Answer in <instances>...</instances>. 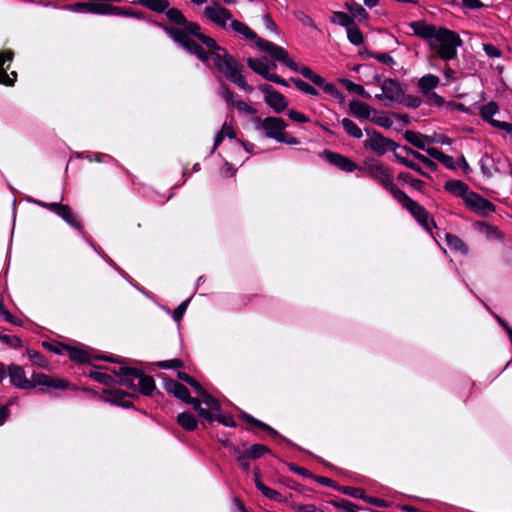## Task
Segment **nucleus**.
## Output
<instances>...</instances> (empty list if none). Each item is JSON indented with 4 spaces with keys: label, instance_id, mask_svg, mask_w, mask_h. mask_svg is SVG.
<instances>
[{
    "label": "nucleus",
    "instance_id": "f257e3e1",
    "mask_svg": "<svg viewBox=\"0 0 512 512\" xmlns=\"http://www.w3.org/2000/svg\"><path fill=\"white\" fill-rule=\"evenodd\" d=\"M201 42L210 50L209 61L213 62L221 75L247 92L253 90L242 75L243 65L230 55L225 48L219 46L212 37L207 35L201 36Z\"/></svg>",
    "mask_w": 512,
    "mask_h": 512
},
{
    "label": "nucleus",
    "instance_id": "f03ea898",
    "mask_svg": "<svg viewBox=\"0 0 512 512\" xmlns=\"http://www.w3.org/2000/svg\"><path fill=\"white\" fill-rule=\"evenodd\" d=\"M7 373L10 377L11 383L17 388L30 390L34 389L37 385L46 386L53 389H66L69 383L62 379L49 376L43 373H33L32 378L28 379L22 366L10 364L7 368Z\"/></svg>",
    "mask_w": 512,
    "mask_h": 512
},
{
    "label": "nucleus",
    "instance_id": "7ed1b4c3",
    "mask_svg": "<svg viewBox=\"0 0 512 512\" xmlns=\"http://www.w3.org/2000/svg\"><path fill=\"white\" fill-rule=\"evenodd\" d=\"M462 44V39L455 31L439 27L429 47L434 57L449 61L457 56V48Z\"/></svg>",
    "mask_w": 512,
    "mask_h": 512
},
{
    "label": "nucleus",
    "instance_id": "20e7f679",
    "mask_svg": "<svg viewBox=\"0 0 512 512\" xmlns=\"http://www.w3.org/2000/svg\"><path fill=\"white\" fill-rule=\"evenodd\" d=\"M359 169L366 176L390 192L394 199H396L403 192L393 182L394 176L392 170L383 162L375 158H366L363 162V166Z\"/></svg>",
    "mask_w": 512,
    "mask_h": 512
},
{
    "label": "nucleus",
    "instance_id": "39448f33",
    "mask_svg": "<svg viewBox=\"0 0 512 512\" xmlns=\"http://www.w3.org/2000/svg\"><path fill=\"white\" fill-rule=\"evenodd\" d=\"M230 26L235 32L243 35L246 39L254 41L260 50L268 53L274 60H286V50L283 47L259 38L245 23L233 19Z\"/></svg>",
    "mask_w": 512,
    "mask_h": 512
},
{
    "label": "nucleus",
    "instance_id": "423d86ee",
    "mask_svg": "<svg viewBox=\"0 0 512 512\" xmlns=\"http://www.w3.org/2000/svg\"><path fill=\"white\" fill-rule=\"evenodd\" d=\"M158 26L161 27L176 43L181 45L185 50L191 54L196 55L198 59L209 65L210 53L206 52V50L200 44L190 38V36H193L192 33L187 32L186 30H179L176 27H171L170 25L163 23H159Z\"/></svg>",
    "mask_w": 512,
    "mask_h": 512
},
{
    "label": "nucleus",
    "instance_id": "0eeeda50",
    "mask_svg": "<svg viewBox=\"0 0 512 512\" xmlns=\"http://www.w3.org/2000/svg\"><path fill=\"white\" fill-rule=\"evenodd\" d=\"M395 200H397L403 208L408 210L427 231L431 232L432 228L436 227V223L434 219L431 218L429 212L418 202L411 199L404 191Z\"/></svg>",
    "mask_w": 512,
    "mask_h": 512
},
{
    "label": "nucleus",
    "instance_id": "6e6552de",
    "mask_svg": "<svg viewBox=\"0 0 512 512\" xmlns=\"http://www.w3.org/2000/svg\"><path fill=\"white\" fill-rule=\"evenodd\" d=\"M365 132L368 139L363 143L364 148L371 150L378 156H383L388 150L392 151L394 154L396 153V149L399 145L395 141L384 137L381 133L373 129L366 128Z\"/></svg>",
    "mask_w": 512,
    "mask_h": 512
},
{
    "label": "nucleus",
    "instance_id": "1a4fd4ad",
    "mask_svg": "<svg viewBox=\"0 0 512 512\" xmlns=\"http://www.w3.org/2000/svg\"><path fill=\"white\" fill-rule=\"evenodd\" d=\"M164 12L168 20L175 24L174 27L178 28L179 30H186L187 32L192 33V35L199 41H201V36H206L205 34L201 33V28L196 22H191L186 19L181 10L168 7Z\"/></svg>",
    "mask_w": 512,
    "mask_h": 512
},
{
    "label": "nucleus",
    "instance_id": "9d476101",
    "mask_svg": "<svg viewBox=\"0 0 512 512\" xmlns=\"http://www.w3.org/2000/svg\"><path fill=\"white\" fill-rule=\"evenodd\" d=\"M34 203L48 210L53 211L72 227L78 230L82 229L81 222L77 219L70 206L61 203H45L38 200H35Z\"/></svg>",
    "mask_w": 512,
    "mask_h": 512
},
{
    "label": "nucleus",
    "instance_id": "9b49d317",
    "mask_svg": "<svg viewBox=\"0 0 512 512\" xmlns=\"http://www.w3.org/2000/svg\"><path fill=\"white\" fill-rule=\"evenodd\" d=\"M465 204L475 213L481 216H488L495 212V205L489 200L483 198L476 192L468 194Z\"/></svg>",
    "mask_w": 512,
    "mask_h": 512
},
{
    "label": "nucleus",
    "instance_id": "f8f14e48",
    "mask_svg": "<svg viewBox=\"0 0 512 512\" xmlns=\"http://www.w3.org/2000/svg\"><path fill=\"white\" fill-rule=\"evenodd\" d=\"M257 120L260 122L261 128L265 131V136L275 140L279 138V135H281L283 130L287 127L286 122L278 117H267L263 120L257 118Z\"/></svg>",
    "mask_w": 512,
    "mask_h": 512
},
{
    "label": "nucleus",
    "instance_id": "ddd939ff",
    "mask_svg": "<svg viewBox=\"0 0 512 512\" xmlns=\"http://www.w3.org/2000/svg\"><path fill=\"white\" fill-rule=\"evenodd\" d=\"M204 15L207 19L223 28L226 27L227 21L233 20L231 12L225 7L220 6L218 3L214 6L205 7Z\"/></svg>",
    "mask_w": 512,
    "mask_h": 512
},
{
    "label": "nucleus",
    "instance_id": "4468645a",
    "mask_svg": "<svg viewBox=\"0 0 512 512\" xmlns=\"http://www.w3.org/2000/svg\"><path fill=\"white\" fill-rule=\"evenodd\" d=\"M323 155L330 164L336 166L342 171L353 172L358 169V165L353 160L342 154L325 150Z\"/></svg>",
    "mask_w": 512,
    "mask_h": 512
},
{
    "label": "nucleus",
    "instance_id": "2eb2a0df",
    "mask_svg": "<svg viewBox=\"0 0 512 512\" xmlns=\"http://www.w3.org/2000/svg\"><path fill=\"white\" fill-rule=\"evenodd\" d=\"M14 56V52L12 50H4L0 52V84H4L7 86H12L17 78L16 72H11L7 74V70L10 68V64L4 67L5 63L11 62Z\"/></svg>",
    "mask_w": 512,
    "mask_h": 512
},
{
    "label": "nucleus",
    "instance_id": "dca6fc26",
    "mask_svg": "<svg viewBox=\"0 0 512 512\" xmlns=\"http://www.w3.org/2000/svg\"><path fill=\"white\" fill-rule=\"evenodd\" d=\"M384 97L390 101L399 102L404 93L400 83L392 78L385 79L381 84Z\"/></svg>",
    "mask_w": 512,
    "mask_h": 512
},
{
    "label": "nucleus",
    "instance_id": "f3484780",
    "mask_svg": "<svg viewBox=\"0 0 512 512\" xmlns=\"http://www.w3.org/2000/svg\"><path fill=\"white\" fill-rule=\"evenodd\" d=\"M133 382L135 380L138 381V384L134 387H137L139 392L145 396H150L153 391L156 389L155 381L154 379L144 374L141 370L136 369L135 373L132 376Z\"/></svg>",
    "mask_w": 512,
    "mask_h": 512
},
{
    "label": "nucleus",
    "instance_id": "a211bd4d",
    "mask_svg": "<svg viewBox=\"0 0 512 512\" xmlns=\"http://www.w3.org/2000/svg\"><path fill=\"white\" fill-rule=\"evenodd\" d=\"M410 27L413 30L414 34L420 38L425 39L430 45V40H432L437 33L439 27L427 24L423 21H415L410 23Z\"/></svg>",
    "mask_w": 512,
    "mask_h": 512
},
{
    "label": "nucleus",
    "instance_id": "6ab92c4d",
    "mask_svg": "<svg viewBox=\"0 0 512 512\" xmlns=\"http://www.w3.org/2000/svg\"><path fill=\"white\" fill-rule=\"evenodd\" d=\"M444 188L453 195L461 197L464 202L467 200L468 194L473 192L467 184L460 180H449L445 182Z\"/></svg>",
    "mask_w": 512,
    "mask_h": 512
},
{
    "label": "nucleus",
    "instance_id": "aec40b11",
    "mask_svg": "<svg viewBox=\"0 0 512 512\" xmlns=\"http://www.w3.org/2000/svg\"><path fill=\"white\" fill-rule=\"evenodd\" d=\"M279 62L283 63L287 67H289L291 70L295 72H299L303 77L309 79L311 82L315 80V77H317L319 74L315 73L311 68L307 66H300L298 63L293 61L290 57L288 52L286 51V60H278Z\"/></svg>",
    "mask_w": 512,
    "mask_h": 512
},
{
    "label": "nucleus",
    "instance_id": "412c9836",
    "mask_svg": "<svg viewBox=\"0 0 512 512\" xmlns=\"http://www.w3.org/2000/svg\"><path fill=\"white\" fill-rule=\"evenodd\" d=\"M164 388L168 393L173 394L183 402L190 399V392L188 388L175 380H168L165 383Z\"/></svg>",
    "mask_w": 512,
    "mask_h": 512
},
{
    "label": "nucleus",
    "instance_id": "4be33fe9",
    "mask_svg": "<svg viewBox=\"0 0 512 512\" xmlns=\"http://www.w3.org/2000/svg\"><path fill=\"white\" fill-rule=\"evenodd\" d=\"M404 138L407 142H409L416 148L421 149V150H426V151L428 149V148H426V144H430L433 142V139L431 137L424 136L420 133H417V132H414L411 130L405 131Z\"/></svg>",
    "mask_w": 512,
    "mask_h": 512
},
{
    "label": "nucleus",
    "instance_id": "5701e85b",
    "mask_svg": "<svg viewBox=\"0 0 512 512\" xmlns=\"http://www.w3.org/2000/svg\"><path fill=\"white\" fill-rule=\"evenodd\" d=\"M265 102L276 112L280 113L287 107V101L283 94L278 91L265 96Z\"/></svg>",
    "mask_w": 512,
    "mask_h": 512
},
{
    "label": "nucleus",
    "instance_id": "b1692460",
    "mask_svg": "<svg viewBox=\"0 0 512 512\" xmlns=\"http://www.w3.org/2000/svg\"><path fill=\"white\" fill-rule=\"evenodd\" d=\"M349 109L351 113L359 118L370 119L371 118V107L365 102L358 100H352L349 103Z\"/></svg>",
    "mask_w": 512,
    "mask_h": 512
},
{
    "label": "nucleus",
    "instance_id": "393cba45",
    "mask_svg": "<svg viewBox=\"0 0 512 512\" xmlns=\"http://www.w3.org/2000/svg\"><path fill=\"white\" fill-rule=\"evenodd\" d=\"M427 153L430 157L438 160L448 169H456V163L452 156L444 154L442 151L437 148L431 147L427 149Z\"/></svg>",
    "mask_w": 512,
    "mask_h": 512
},
{
    "label": "nucleus",
    "instance_id": "a878e982",
    "mask_svg": "<svg viewBox=\"0 0 512 512\" xmlns=\"http://www.w3.org/2000/svg\"><path fill=\"white\" fill-rule=\"evenodd\" d=\"M136 368H130L123 365H120L117 368L112 370L113 373L119 375L121 379V384L128 387L134 388L135 384H133V374L135 373Z\"/></svg>",
    "mask_w": 512,
    "mask_h": 512
},
{
    "label": "nucleus",
    "instance_id": "bb28decb",
    "mask_svg": "<svg viewBox=\"0 0 512 512\" xmlns=\"http://www.w3.org/2000/svg\"><path fill=\"white\" fill-rule=\"evenodd\" d=\"M247 64L250 69H252L255 73L262 76L266 80H268L269 76L272 75V73L269 72L270 66L268 64L264 63L262 60L255 59V58H248Z\"/></svg>",
    "mask_w": 512,
    "mask_h": 512
},
{
    "label": "nucleus",
    "instance_id": "cd10ccee",
    "mask_svg": "<svg viewBox=\"0 0 512 512\" xmlns=\"http://www.w3.org/2000/svg\"><path fill=\"white\" fill-rule=\"evenodd\" d=\"M476 226L489 240H501L503 238L502 232L496 227L486 222H477Z\"/></svg>",
    "mask_w": 512,
    "mask_h": 512
},
{
    "label": "nucleus",
    "instance_id": "c85d7f7f",
    "mask_svg": "<svg viewBox=\"0 0 512 512\" xmlns=\"http://www.w3.org/2000/svg\"><path fill=\"white\" fill-rule=\"evenodd\" d=\"M481 171L486 177H492L494 173L499 172L495 160L485 154L480 160Z\"/></svg>",
    "mask_w": 512,
    "mask_h": 512
},
{
    "label": "nucleus",
    "instance_id": "c756f323",
    "mask_svg": "<svg viewBox=\"0 0 512 512\" xmlns=\"http://www.w3.org/2000/svg\"><path fill=\"white\" fill-rule=\"evenodd\" d=\"M177 423L186 431H194L198 426L196 418L187 412L180 413L177 416Z\"/></svg>",
    "mask_w": 512,
    "mask_h": 512
},
{
    "label": "nucleus",
    "instance_id": "7c9ffc66",
    "mask_svg": "<svg viewBox=\"0 0 512 512\" xmlns=\"http://www.w3.org/2000/svg\"><path fill=\"white\" fill-rule=\"evenodd\" d=\"M185 403L192 405L193 408L198 411L199 416L204 420L208 421L209 423L214 421L215 417L213 412L201 407V401L199 399L190 396V399H187Z\"/></svg>",
    "mask_w": 512,
    "mask_h": 512
},
{
    "label": "nucleus",
    "instance_id": "2f4dec72",
    "mask_svg": "<svg viewBox=\"0 0 512 512\" xmlns=\"http://www.w3.org/2000/svg\"><path fill=\"white\" fill-rule=\"evenodd\" d=\"M138 3L157 13L164 12L170 5L167 0H138Z\"/></svg>",
    "mask_w": 512,
    "mask_h": 512
},
{
    "label": "nucleus",
    "instance_id": "473e14b6",
    "mask_svg": "<svg viewBox=\"0 0 512 512\" xmlns=\"http://www.w3.org/2000/svg\"><path fill=\"white\" fill-rule=\"evenodd\" d=\"M439 81L440 80L437 76L428 74V75L423 76L419 80L418 85H419V88L422 90V92L428 93L430 90H432L438 86Z\"/></svg>",
    "mask_w": 512,
    "mask_h": 512
},
{
    "label": "nucleus",
    "instance_id": "72a5a7b5",
    "mask_svg": "<svg viewBox=\"0 0 512 512\" xmlns=\"http://www.w3.org/2000/svg\"><path fill=\"white\" fill-rule=\"evenodd\" d=\"M446 242L451 249L459 251L463 254L468 253L467 245L458 236L451 233H447Z\"/></svg>",
    "mask_w": 512,
    "mask_h": 512
},
{
    "label": "nucleus",
    "instance_id": "f704fd0d",
    "mask_svg": "<svg viewBox=\"0 0 512 512\" xmlns=\"http://www.w3.org/2000/svg\"><path fill=\"white\" fill-rule=\"evenodd\" d=\"M403 149L405 150L406 153L412 155L415 159H417L418 161H420L421 163L426 165L431 170H433V171L437 170L438 165L433 160L426 157L425 155L419 153L418 151L413 150L412 148H410L408 146H404Z\"/></svg>",
    "mask_w": 512,
    "mask_h": 512
},
{
    "label": "nucleus",
    "instance_id": "c9c22d12",
    "mask_svg": "<svg viewBox=\"0 0 512 512\" xmlns=\"http://www.w3.org/2000/svg\"><path fill=\"white\" fill-rule=\"evenodd\" d=\"M397 179L398 181L402 182V183H408L410 184V186L418 191H422L424 186H425V183L424 181L420 180V179H415L412 177L411 174L407 173V172H401L398 174L397 176Z\"/></svg>",
    "mask_w": 512,
    "mask_h": 512
},
{
    "label": "nucleus",
    "instance_id": "e433bc0d",
    "mask_svg": "<svg viewBox=\"0 0 512 512\" xmlns=\"http://www.w3.org/2000/svg\"><path fill=\"white\" fill-rule=\"evenodd\" d=\"M342 126L347 134L351 137L360 139L363 136L362 130L350 119L344 118L342 121Z\"/></svg>",
    "mask_w": 512,
    "mask_h": 512
},
{
    "label": "nucleus",
    "instance_id": "4c0bfd02",
    "mask_svg": "<svg viewBox=\"0 0 512 512\" xmlns=\"http://www.w3.org/2000/svg\"><path fill=\"white\" fill-rule=\"evenodd\" d=\"M134 395L126 393L122 390H116L111 393L110 401L114 404L121 405L123 407L129 408L132 404L125 400L126 397H133Z\"/></svg>",
    "mask_w": 512,
    "mask_h": 512
},
{
    "label": "nucleus",
    "instance_id": "58836bf2",
    "mask_svg": "<svg viewBox=\"0 0 512 512\" xmlns=\"http://www.w3.org/2000/svg\"><path fill=\"white\" fill-rule=\"evenodd\" d=\"M395 158L396 160L404 165L405 167L407 168H410L414 171H416L417 173H419L420 175L424 176V177H427V178H430V175L425 172L418 164H416L415 162L405 158V157H402L401 155L395 153Z\"/></svg>",
    "mask_w": 512,
    "mask_h": 512
},
{
    "label": "nucleus",
    "instance_id": "ea45409f",
    "mask_svg": "<svg viewBox=\"0 0 512 512\" xmlns=\"http://www.w3.org/2000/svg\"><path fill=\"white\" fill-rule=\"evenodd\" d=\"M245 454L251 459H257L263 456L265 453L270 452L269 448L263 444H253L246 449Z\"/></svg>",
    "mask_w": 512,
    "mask_h": 512
},
{
    "label": "nucleus",
    "instance_id": "a19ab883",
    "mask_svg": "<svg viewBox=\"0 0 512 512\" xmlns=\"http://www.w3.org/2000/svg\"><path fill=\"white\" fill-rule=\"evenodd\" d=\"M346 7L352 13L353 17L358 18L360 20L368 19V13L361 4L352 1L350 3H347Z\"/></svg>",
    "mask_w": 512,
    "mask_h": 512
},
{
    "label": "nucleus",
    "instance_id": "79ce46f5",
    "mask_svg": "<svg viewBox=\"0 0 512 512\" xmlns=\"http://www.w3.org/2000/svg\"><path fill=\"white\" fill-rule=\"evenodd\" d=\"M290 81L296 86L298 90H300L303 93L317 96L319 93L316 88L311 86L309 83L299 79V78H291Z\"/></svg>",
    "mask_w": 512,
    "mask_h": 512
},
{
    "label": "nucleus",
    "instance_id": "37998d69",
    "mask_svg": "<svg viewBox=\"0 0 512 512\" xmlns=\"http://www.w3.org/2000/svg\"><path fill=\"white\" fill-rule=\"evenodd\" d=\"M62 348L68 352L71 360L79 363L88 361L87 355L83 350L66 345H63Z\"/></svg>",
    "mask_w": 512,
    "mask_h": 512
},
{
    "label": "nucleus",
    "instance_id": "c03bdc74",
    "mask_svg": "<svg viewBox=\"0 0 512 512\" xmlns=\"http://www.w3.org/2000/svg\"><path fill=\"white\" fill-rule=\"evenodd\" d=\"M27 355L29 359L37 366L41 368H48L49 362L47 358L42 355L40 352L27 349Z\"/></svg>",
    "mask_w": 512,
    "mask_h": 512
},
{
    "label": "nucleus",
    "instance_id": "a18cd8bd",
    "mask_svg": "<svg viewBox=\"0 0 512 512\" xmlns=\"http://www.w3.org/2000/svg\"><path fill=\"white\" fill-rule=\"evenodd\" d=\"M201 397L203 398L202 402L208 407V411H212L213 414L221 411L220 402L212 395L205 392V394H202Z\"/></svg>",
    "mask_w": 512,
    "mask_h": 512
},
{
    "label": "nucleus",
    "instance_id": "49530a36",
    "mask_svg": "<svg viewBox=\"0 0 512 512\" xmlns=\"http://www.w3.org/2000/svg\"><path fill=\"white\" fill-rule=\"evenodd\" d=\"M329 503L335 508L341 509L344 512H357L358 510L357 505L346 499L331 500Z\"/></svg>",
    "mask_w": 512,
    "mask_h": 512
},
{
    "label": "nucleus",
    "instance_id": "de8ad7c7",
    "mask_svg": "<svg viewBox=\"0 0 512 512\" xmlns=\"http://www.w3.org/2000/svg\"><path fill=\"white\" fill-rule=\"evenodd\" d=\"M347 35L349 41L354 45H360L363 43L364 38L361 30L355 26H350L347 29Z\"/></svg>",
    "mask_w": 512,
    "mask_h": 512
},
{
    "label": "nucleus",
    "instance_id": "09e8293b",
    "mask_svg": "<svg viewBox=\"0 0 512 512\" xmlns=\"http://www.w3.org/2000/svg\"><path fill=\"white\" fill-rule=\"evenodd\" d=\"M332 20L347 29L354 23L353 18L344 12H335Z\"/></svg>",
    "mask_w": 512,
    "mask_h": 512
},
{
    "label": "nucleus",
    "instance_id": "8fccbe9b",
    "mask_svg": "<svg viewBox=\"0 0 512 512\" xmlns=\"http://www.w3.org/2000/svg\"><path fill=\"white\" fill-rule=\"evenodd\" d=\"M498 111V106L495 102H489L484 105L481 109V116L484 120L490 122L492 120V116L496 114Z\"/></svg>",
    "mask_w": 512,
    "mask_h": 512
},
{
    "label": "nucleus",
    "instance_id": "3c124183",
    "mask_svg": "<svg viewBox=\"0 0 512 512\" xmlns=\"http://www.w3.org/2000/svg\"><path fill=\"white\" fill-rule=\"evenodd\" d=\"M337 490L342 492L345 495H349L354 498L363 499L364 495H365L364 491L362 489L354 488V487H350V486H339V487H337Z\"/></svg>",
    "mask_w": 512,
    "mask_h": 512
},
{
    "label": "nucleus",
    "instance_id": "603ef678",
    "mask_svg": "<svg viewBox=\"0 0 512 512\" xmlns=\"http://www.w3.org/2000/svg\"><path fill=\"white\" fill-rule=\"evenodd\" d=\"M233 453L236 456V459L240 463L243 470L248 472L250 469V463L248 461L249 457L245 454V452L241 451L239 448L236 447H233Z\"/></svg>",
    "mask_w": 512,
    "mask_h": 512
},
{
    "label": "nucleus",
    "instance_id": "864d4df0",
    "mask_svg": "<svg viewBox=\"0 0 512 512\" xmlns=\"http://www.w3.org/2000/svg\"><path fill=\"white\" fill-rule=\"evenodd\" d=\"M0 341L14 348L22 346V340L16 335L0 334Z\"/></svg>",
    "mask_w": 512,
    "mask_h": 512
},
{
    "label": "nucleus",
    "instance_id": "5fc2aeb1",
    "mask_svg": "<svg viewBox=\"0 0 512 512\" xmlns=\"http://www.w3.org/2000/svg\"><path fill=\"white\" fill-rule=\"evenodd\" d=\"M398 103H401L409 108H418L421 104V101L419 98L411 95H405L403 93L402 98Z\"/></svg>",
    "mask_w": 512,
    "mask_h": 512
},
{
    "label": "nucleus",
    "instance_id": "6e6d98bb",
    "mask_svg": "<svg viewBox=\"0 0 512 512\" xmlns=\"http://www.w3.org/2000/svg\"><path fill=\"white\" fill-rule=\"evenodd\" d=\"M261 493L265 497L269 498L270 500H274V501H278V502L283 501L282 495L278 491L271 489L268 486H262Z\"/></svg>",
    "mask_w": 512,
    "mask_h": 512
},
{
    "label": "nucleus",
    "instance_id": "4d7b16f0",
    "mask_svg": "<svg viewBox=\"0 0 512 512\" xmlns=\"http://www.w3.org/2000/svg\"><path fill=\"white\" fill-rule=\"evenodd\" d=\"M214 421H218L219 423L223 424L224 426H228V427H235L236 426V423L233 419L232 416L230 415H223V414H220V412L218 413H214Z\"/></svg>",
    "mask_w": 512,
    "mask_h": 512
},
{
    "label": "nucleus",
    "instance_id": "13d9d810",
    "mask_svg": "<svg viewBox=\"0 0 512 512\" xmlns=\"http://www.w3.org/2000/svg\"><path fill=\"white\" fill-rule=\"evenodd\" d=\"M90 376L97 382L105 385H109L113 381L110 375L103 372L93 371L90 373Z\"/></svg>",
    "mask_w": 512,
    "mask_h": 512
},
{
    "label": "nucleus",
    "instance_id": "bf43d9fd",
    "mask_svg": "<svg viewBox=\"0 0 512 512\" xmlns=\"http://www.w3.org/2000/svg\"><path fill=\"white\" fill-rule=\"evenodd\" d=\"M348 91L356 93L366 99H369L371 95L365 91L364 87L362 85L356 84L354 82L348 83Z\"/></svg>",
    "mask_w": 512,
    "mask_h": 512
},
{
    "label": "nucleus",
    "instance_id": "052dcab7",
    "mask_svg": "<svg viewBox=\"0 0 512 512\" xmlns=\"http://www.w3.org/2000/svg\"><path fill=\"white\" fill-rule=\"evenodd\" d=\"M220 89H221V95L224 98V100L228 104L235 105L236 101L234 100V93H233V91L227 85H225V84H222L220 86Z\"/></svg>",
    "mask_w": 512,
    "mask_h": 512
},
{
    "label": "nucleus",
    "instance_id": "680f3d73",
    "mask_svg": "<svg viewBox=\"0 0 512 512\" xmlns=\"http://www.w3.org/2000/svg\"><path fill=\"white\" fill-rule=\"evenodd\" d=\"M158 366L163 369L181 368L184 366V363L180 359H172L168 361H161L158 363Z\"/></svg>",
    "mask_w": 512,
    "mask_h": 512
},
{
    "label": "nucleus",
    "instance_id": "e2e57ef3",
    "mask_svg": "<svg viewBox=\"0 0 512 512\" xmlns=\"http://www.w3.org/2000/svg\"><path fill=\"white\" fill-rule=\"evenodd\" d=\"M277 141L280 143L288 144V145H297L299 143V141L296 137L285 132V130H283L281 135H279V138L277 139Z\"/></svg>",
    "mask_w": 512,
    "mask_h": 512
},
{
    "label": "nucleus",
    "instance_id": "0e129e2a",
    "mask_svg": "<svg viewBox=\"0 0 512 512\" xmlns=\"http://www.w3.org/2000/svg\"><path fill=\"white\" fill-rule=\"evenodd\" d=\"M483 50L491 58L500 57L502 55V52L499 48L489 43L483 44Z\"/></svg>",
    "mask_w": 512,
    "mask_h": 512
},
{
    "label": "nucleus",
    "instance_id": "69168bd1",
    "mask_svg": "<svg viewBox=\"0 0 512 512\" xmlns=\"http://www.w3.org/2000/svg\"><path fill=\"white\" fill-rule=\"evenodd\" d=\"M288 117L291 120L299 123H306L309 121V118L306 115L293 109L288 111Z\"/></svg>",
    "mask_w": 512,
    "mask_h": 512
},
{
    "label": "nucleus",
    "instance_id": "338daca9",
    "mask_svg": "<svg viewBox=\"0 0 512 512\" xmlns=\"http://www.w3.org/2000/svg\"><path fill=\"white\" fill-rule=\"evenodd\" d=\"M370 119L373 123L384 128H390L393 124L392 120L386 116H374Z\"/></svg>",
    "mask_w": 512,
    "mask_h": 512
},
{
    "label": "nucleus",
    "instance_id": "774afa93",
    "mask_svg": "<svg viewBox=\"0 0 512 512\" xmlns=\"http://www.w3.org/2000/svg\"><path fill=\"white\" fill-rule=\"evenodd\" d=\"M325 93L329 94L330 96L343 100V94L337 89V87L333 83H328L327 86H325L324 90Z\"/></svg>",
    "mask_w": 512,
    "mask_h": 512
}]
</instances>
